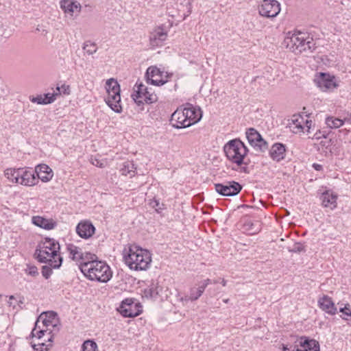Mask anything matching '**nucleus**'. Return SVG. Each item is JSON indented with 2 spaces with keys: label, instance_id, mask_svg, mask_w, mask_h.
<instances>
[{
  "label": "nucleus",
  "instance_id": "obj_1",
  "mask_svg": "<svg viewBox=\"0 0 351 351\" xmlns=\"http://www.w3.org/2000/svg\"><path fill=\"white\" fill-rule=\"evenodd\" d=\"M283 45L295 55L312 53L317 48L315 40L306 32H289L285 36Z\"/></svg>",
  "mask_w": 351,
  "mask_h": 351
},
{
  "label": "nucleus",
  "instance_id": "obj_2",
  "mask_svg": "<svg viewBox=\"0 0 351 351\" xmlns=\"http://www.w3.org/2000/svg\"><path fill=\"white\" fill-rule=\"evenodd\" d=\"M60 250V245L56 240L47 237L38 246L34 256L40 263H49L53 268L58 269L63 261Z\"/></svg>",
  "mask_w": 351,
  "mask_h": 351
},
{
  "label": "nucleus",
  "instance_id": "obj_3",
  "mask_svg": "<svg viewBox=\"0 0 351 351\" xmlns=\"http://www.w3.org/2000/svg\"><path fill=\"white\" fill-rule=\"evenodd\" d=\"M123 257L125 264L131 269L146 270L152 261L149 251L137 245H130L123 250Z\"/></svg>",
  "mask_w": 351,
  "mask_h": 351
},
{
  "label": "nucleus",
  "instance_id": "obj_4",
  "mask_svg": "<svg viewBox=\"0 0 351 351\" xmlns=\"http://www.w3.org/2000/svg\"><path fill=\"white\" fill-rule=\"evenodd\" d=\"M223 151L227 158L232 165V169L239 171H245L247 162L245 159L247 149L239 139L229 141L223 146Z\"/></svg>",
  "mask_w": 351,
  "mask_h": 351
},
{
  "label": "nucleus",
  "instance_id": "obj_5",
  "mask_svg": "<svg viewBox=\"0 0 351 351\" xmlns=\"http://www.w3.org/2000/svg\"><path fill=\"white\" fill-rule=\"evenodd\" d=\"M82 272L88 279L101 282H107L112 275L110 267L99 261L84 264Z\"/></svg>",
  "mask_w": 351,
  "mask_h": 351
},
{
  "label": "nucleus",
  "instance_id": "obj_6",
  "mask_svg": "<svg viewBox=\"0 0 351 351\" xmlns=\"http://www.w3.org/2000/svg\"><path fill=\"white\" fill-rule=\"evenodd\" d=\"M106 89L108 93V97L105 99L106 103L113 111L121 113L122 107L119 83L114 78H110L106 82Z\"/></svg>",
  "mask_w": 351,
  "mask_h": 351
},
{
  "label": "nucleus",
  "instance_id": "obj_7",
  "mask_svg": "<svg viewBox=\"0 0 351 351\" xmlns=\"http://www.w3.org/2000/svg\"><path fill=\"white\" fill-rule=\"evenodd\" d=\"M36 322H41L43 327L50 328L49 337L47 341L53 342L54 336L59 332L61 327L58 314L54 311L44 312L38 317Z\"/></svg>",
  "mask_w": 351,
  "mask_h": 351
},
{
  "label": "nucleus",
  "instance_id": "obj_8",
  "mask_svg": "<svg viewBox=\"0 0 351 351\" xmlns=\"http://www.w3.org/2000/svg\"><path fill=\"white\" fill-rule=\"evenodd\" d=\"M132 97L135 103L138 106L144 103L153 104L158 101V96L152 91V88H148L142 82L139 84L136 82Z\"/></svg>",
  "mask_w": 351,
  "mask_h": 351
},
{
  "label": "nucleus",
  "instance_id": "obj_9",
  "mask_svg": "<svg viewBox=\"0 0 351 351\" xmlns=\"http://www.w3.org/2000/svg\"><path fill=\"white\" fill-rule=\"evenodd\" d=\"M312 121L308 119V116L302 114H293L289 123V128L293 133H310L312 127Z\"/></svg>",
  "mask_w": 351,
  "mask_h": 351
},
{
  "label": "nucleus",
  "instance_id": "obj_10",
  "mask_svg": "<svg viewBox=\"0 0 351 351\" xmlns=\"http://www.w3.org/2000/svg\"><path fill=\"white\" fill-rule=\"evenodd\" d=\"M242 185L235 181H226L215 184V191L223 196H234L242 190Z\"/></svg>",
  "mask_w": 351,
  "mask_h": 351
},
{
  "label": "nucleus",
  "instance_id": "obj_11",
  "mask_svg": "<svg viewBox=\"0 0 351 351\" xmlns=\"http://www.w3.org/2000/svg\"><path fill=\"white\" fill-rule=\"evenodd\" d=\"M141 307L132 298H126L122 301L118 311L125 317H134L141 314Z\"/></svg>",
  "mask_w": 351,
  "mask_h": 351
},
{
  "label": "nucleus",
  "instance_id": "obj_12",
  "mask_svg": "<svg viewBox=\"0 0 351 351\" xmlns=\"http://www.w3.org/2000/svg\"><path fill=\"white\" fill-rule=\"evenodd\" d=\"M171 123L175 128H185L191 125V122L187 121L184 109L178 108L171 115Z\"/></svg>",
  "mask_w": 351,
  "mask_h": 351
},
{
  "label": "nucleus",
  "instance_id": "obj_13",
  "mask_svg": "<svg viewBox=\"0 0 351 351\" xmlns=\"http://www.w3.org/2000/svg\"><path fill=\"white\" fill-rule=\"evenodd\" d=\"M162 71L156 66H149L146 71L145 78L147 84L155 86H161L167 82L162 80Z\"/></svg>",
  "mask_w": 351,
  "mask_h": 351
},
{
  "label": "nucleus",
  "instance_id": "obj_14",
  "mask_svg": "<svg viewBox=\"0 0 351 351\" xmlns=\"http://www.w3.org/2000/svg\"><path fill=\"white\" fill-rule=\"evenodd\" d=\"M315 82L322 91H327L337 87L334 77L324 73H320L315 79Z\"/></svg>",
  "mask_w": 351,
  "mask_h": 351
},
{
  "label": "nucleus",
  "instance_id": "obj_15",
  "mask_svg": "<svg viewBox=\"0 0 351 351\" xmlns=\"http://www.w3.org/2000/svg\"><path fill=\"white\" fill-rule=\"evenodd\" d=\"M317 305L322 311L328 315H335L337 313V308L332 298L327 295H323L319 298Z\"/></svg>",
  "mask_w": 351,
  "mask_h": 351
},
{
  "label": "nucleus",
  "instance_id": "obj_16",
  "mask_svg": "<svg viewBox=\"0 0 351 351\" xmlns=\"http://www.w3.org/2000/svg\"><path fill=\"white\" fill-rule=\"evenodd\" d=\"M184 109L187 121L191 122V125L197 123L202 119V112L199 107L194 106L193 104L187 103Z\"/></svg>",
  "mask_w": 351,
  "mask_h": 351
},
{
  "label": "nucleus",
  "instance_id": "obj_17",
  "mask_svg": "<svg viewBox=\"0 0 351 351\" xmlns=\"http://www.w3.org/2000/svg\"><path fill=\"white\" fill-rule=\"evenodd\" d=\"M95 232V228L93 223L87 220L81 221L76 226L77 234L83 239L91 237Z\"/></svg>",
  "mask_w": 351,
  "mask_h": 351
},
{
  "label": "nucleus",
  "instance_id": "obj_18",
  "mask_svg": "<svg viewBox=\"0 0 351 351\" xmlns=\"http://www.w3.org/2000/svg\"><path fill=\"white\" fill-rule=\"evenodd\" d=\"M167 38V32L162 26L156 27L151 33L149 42L152 46L158 47L162 45V43Z\"/></svg>",
  "mask_w": 351,
  "mask_h": 351
},
{
  "label": "nucleus",
  "instance_id": "obj_19",
  "mask_svg": "<svg viewBox=\"0 0 351 351\" xmlns=\"http://www.w3.org/2000/svg\"><path fill=\"white\" fill-rule=\"evenodd\" d=\"M38 182L35 172L29 168H21L19 184L26 186H32Z\"/></svg>",
  "mask_w": 351,
  "mask_h": 351
},
{
  "label": "nucleus",
  "instance_id": "obj_20",
  "mask_svg": "<svg viewBox=\"0 0 351 351\" xmlns=\"http://www.w3.org/2000/svg\"><path fill=\"white\" fill-rule=\"evenodd\" d=\"M322 206L324 208L335 209L337 206V195L331 190H326L322 192L320 196Z\"/></svg>",
  "mask_w": 351,
  "mask_h": 351
},
{
  "label": "nucleus",
  "instance_id": "obj_21",
  "mask_svg": "<svg viewBox=\"0 0 351 351\" xmlns=\"http://www.w3.org/2000/svg\"><path fill=\"white\" fill-rule=\"evenodd\" d=\"M245 134L249 143L257 150L261 151V143L263 141L261 134L253 128L247 129Z\"/></svg>",
  "mask_w": 351,
  "mask_h": 351
},
{
  "label": "nucleus",
  "instance_id": "obj_22",
  "mask_svg": "<svg viewBox=\"0 0 351 351\" xmlns=\"http://www.w3.org/2000/svg\"><path fill=\"white\" fill-rule=\"evenodd\" d=\"M34 171L38 180L40 179L44 182L49 181L53 177L52 169L45 164L38 165Z\"/></svg>",
  "mask_w": 351,
  "mask_h": 351
},
{
  "label": "nucleus",
  "instance_id": "obj_23",
  "mask_svg": "<svg viewBox=\"0 0 351 351\" xmlns=\"http://www.w3.org/2000/svg\"><path fill=\"white\" fill-rule=\"evenodd\" d=\"M300 348H294L292 351H319V344L315 339H309L306 337H301L299 341Z\"/></svg>",
  "mask_w": 351,
  "mask_h": 351
},
{
  "label": "nucleus",
  "instance_id": "obj_24",
  "mask_svg": "<svg viewBox=\"0 0 351 351\" xmlns=\"http://www.w3.org/2000/svg\"><path fill=\"white\" fill-rule=\"evenodd\" d=\"M269 156L274 161H281L286 156L285 145L280 143H274L269 149Z\"/></svg>",
  "mask_w": 351,
  "mask_h": 351
},
{
  "label": "nucleus",
  "instance_id": "obj_25",
  "mask_svg": "<svg viewBox=\"0 0 351 351\" xmlns=\"http://www.w3.org/2000/svg\"><path fill=\"white\" fill-rule=\"evenodd\" d=\"M60 3V8L66 14H69L70 16H73L75 12H80L81 5L76 1L61 0Z\"/></svg>",
  "mask_w": 351,
  "mask_h": 351
},
{
  "label": "nucleus",
  "instance_id": "obj_26",
  "mask_svg": "<svg viewBox=\"0 0 351 351\" xmlns=\"http://www.w3.org/2000/svg\"><path fill=\"white\" fill-rule=\"evenodd\" d=\"M280 11V3L276 0H265V17L272 18Z\"/></svg>",
  "mask_w": 351,
  "mask_h": 351
},
{
  "label": "nucleus",
  "instance_id": "obj_27",
  "mask_svg": "<svg viewBox=\"0 0 351 351\" xmlns=\"http://www.w3.org/2000/svg\"><path fill=\"white\" fill-rule=\"evenodd\" d=\"M32 222L36 226L45 230H52L57 225L56 222L52 219H46L40 216L33 217Z\"/></svg>",
  "mask_w": 351,
  "mask_h": 351
},
{
  "label": "nucleus",
  "instance_id": "obj_28",
  "mask_svg": "<svg viewBox=\"0 0 351 351\" xmlns=\"http://www.w3.org/2000/svg\"><path fill=\"white\" fill-rule=\"evenodd\" d=\"M204 290L203 287H201L199 285L197 287H193L190 289L189 294L182 297L180 300L183 302H188L189 301L197 300L204 293Z\"/></svg>",
  "mask_w": 351,
  "mask_h": 351
},
{
  "label": "nucleus",
  "instance_id": "obj_29",
  "mask_svg": "<svg viewBox=\"0 0 351 351\" xmlns=\"http://www.w3.org/2000/svg\"><path fill=\"white\" fill-rule=\"evenodd\" d=\"M261 226L262 224L260 221L247 220L243 224V230L248 234H255L261 231Z\"/></svg>",
  "mask_w": 351,
  "mask_h": 351
},
{
  "label": "nucleus",
  "instance_id": "obj_30",
  "mask_svg": "<svg viewBox=\"0 0 351 351\" xmlns=\"http://www.w3.org/2000/svg\"><path fill=\"white\" fill-rule=\"evenodd\" d=\"M66 250L69 253V257L72 260L79 263L80 259L82 258V257L83 252L80 247L75 245L73 243H69L66 245Z\"/></svg>",
  "mask_w": 351,
  "mask_h": 351
},
{
  "label": "nucleus",
  "instance_id": "obj_31",
  "mask_svg": "<svg viewBox=\"0 0 351 351\" xmlns=\"http://www.w3.org/2000/svg\"><path fill=\"white\" fill-rule=\"evenodd\" d=\"M21 168H8L5 171V177L12 183L19 184Z\"/></svg>",
  "mask_w": 351,
  "mask_h": 351
},
{
  "label": "nucleus",
  "instance_id": "obj_32",
  "mask_svg": "<svg viewBox=\"0 0 351 351\" xmlns=\"http://www.w3.org/2000/svg\"><path fill=\"white\" fill-rule=\"evenodd\" d=\"M50 328H47L45 327L40 326V324L36 322L35 323V326L32 330L31 335L32 337H36L38 339H40L45 335L49 336V332H50ZM49 337H48L49 338Z\"/></svg>",
  "mask_w": 351,
  "mask_h": 351
},
{
  "label": "nucleus",
  "instance_id": "obj_33",
  "mask_svg": "<svg viewBox=\"0 0 351 351\" xmlns=\"http://www.w3.org/2000/svg\"><path fill=\"white\" fill-rule=\"evenodd\" d=\"M158 282H152L150 285L145 289L144 294L146 298H156L159 293Z\"/></svg>",
  "mask_w": 351,
  "mask_h": 351
},
{
  "label": "nucleus",
  "instance_id": "obj_34",
  "mask_svg": "<svg viewBox=\"0 0 351 351\" xmlns=\"http://www.w3.org/2000/svg\"><path fill=\"white\" fill-rule=\"evenodd\" d=\"M82 258L80 259L79 262V267L82 271V265L85 263H88L91 262H96L97 256L95 254H91L90 252H83L82 253Z\"/></svg>",
  "mask_w": 351,
  "mask_h": 351
},
{
  "label": "nucleus",
  "instance_id": "obj_35",
  "mask_svg": "<svg viewBox=\"0 0 351 351\" xmlns=\"http://www.w3.org/2000/svg\"><path fill=\"white\" fill-rule=\"evenodd\" d=\"M81 351H98V347L93 340H86L82 343Z\"/></svg>",
  "mask_w": 351,
  "mask_h": 351
},
{
  "label": "nucleus",
  "instance_id": "obj_36",
  "mask_svg": "<svg viewBox=\"0 0 351 351\" xmlns=\"http://www.w3.org/2000/svg\"><path fill=\"white\" fill-rule=\"evenodd\" d=\"M326 123L330 128H339L343 124L342 119L334 117H328L326 119Z\"/></svg>",
  "mask_w": 351,
  "mask_h": 351
},
{
  "label": "nucleus",
  "instance_id": "obj_37",
  "mask_svg": "<svg viewBox=\"0 0 351 351\" xmlns=\"http://www.w3.org/2000/svg\"><path fill=\"white\" fill-rule=\"evenodd\" d=\"M136 167L131 161H126L123 164V167L121 169L122 175L127 176L131 172H134Z\"/></svg>",
  "mask_w": 351,
  "mask_h": 351
},
{
  "label": "nucleus",
  "instance_id": "obj_38",
  "mask_svg": "<svg viewBox=\"0 0 351 351\" xmlns=\"http://www.w3.org/2000/svg\"><path fill=\"white\" fill-rule=\"evenodd\" d=\"M83 49L88 55H93L97 51V47L95 43L90 41H86L84 44Z\"/></svg>",
  "mask_w": 351,
  "mask_h": 351
},
{
  "label": "nucleus",
  "instance_id": "obj_39",
  "mask_svg": "<svg viewBox=\"0 0 351 351\" xmlns=\"http://www.w3.org/2000/svg\"><path fill=\"white\" fill-rule=\"evenodd\" d=\"M339 311L343 313L342 319L345 320H351V309L350 304H347L344 307L340 308Z\"/></svg>",
  "mask_w": 351,
  "mask_h": 351
},
{
  "label": "nucleus",
  "instance_id": "obj_40",
  "mask_svg": "<svg viewBox=\"0 0 351 351\" xmlns=\"http://www.w3.org/2000/svg\"><path fill=\"white\" fill-rule=\"evenodd\" d=\"M47 265L42 267L41 273L45 279H48L52 274V269H54L53 267L51 266L49 263Z\"/></svg>",
  "mask_w": 351,
  "mask_h": 351
},
{
  "label": "nucleus",
  "instance_id": "obj_41",
  "mask_svg": "<svg viewBox=\"0 0 351 351\" xmlns=\"http://www.w3.org/2000/svg\"><path fill=\"white\" fill-rule=\"evenodd\" d=\"M47 345L45 342L38 343L37 344L32 345V348L35 351H48L49 350V346H51V343Z\"/></svg>",
  "mask_w": 351,
  "mask_h": 351
},
{
  "label": "nucleus",
  "instance_id": "obj_42",
  "mask_svg": "<svg viewBox=\"0 0 351 351\" xmlns=\"http://www.w3.org/2000/svg\"><path fill=\"white\" fill-rule=\"evenodd\" d=\"M25 271L27 274L33 277H36L39 274L38 268L34 265H27Z\"/></svg>",
  "mask_w": 351,
  "mask_h": 351
},
{
  "label": "nucleus",
  "instance_id": "obj_43",
  "mask_svg": "<svg viewBox=\"0 0 351 351\" xmlns=\"http://www.w3.org/2000/svg\"><path fill=\"white\" fill-rule=\"evenodd\" d=\"M57 92L56 93H58V95L63 93L64 95H69L70 94V86L69 85L62 84L60 87L57 86L56 87Z\"/></svg>",
  "mask_w": 351,
  "mask_h": 351
},
{
  "label": "nucleus",
  "instance_id": "obj_44",
  "mask_svg": "<svg viewBox=\"0 0 351 351\" xmlns=\"http://www.w3.org/2000/svg\"><path fill=\"white\" fill-rule=\"evenodd\" d=\"M43 96L44 99H45V101H47V104H49L53 103L56 100V97L58 96V93H49L44 94Z\"/></svg>",
  "mask_w": 351,
  "mask_h": 351
},
{
  "label": "nucleus",
  "instance_id": "obj_45",
  "mask_svg": "<svg viewBox=\"0 0 351 351\" xmlns=\"http://www.w3.org/2000/svg\"><path fill=\"white\" fill-rule=\"evenodd\" d=\"M43 95H38L36 97H34L31 101L34 103H37L38 104H47V101H45Z\"/></svg>",
  "mask_w": 351,
  "mask_h": 351
},
{
  "label": "nucleus",
  "instance_id": "obj_46",
  "mask_svg": "<svg viewBox=\"0 0 351 351\" xmlns=\"http://www.w3.org/2000/svg\"><path fill=\"white\" fill-rule=\"evenodd\" d=\"M90 162L93 165H95L96 167H98L100 168H103L104 167V162L100 161L99 159H97L96 158H92Z\"/></svg>",
  "mask_w": 351,
  "mask_h": 351
},
{
  "label": "nucleus",
  "instance_id": "obj_47",
  "mask_svg": "<svg viewBox=\"0 0 351 351\" xmlns=\"http://www.w3.org/2000/svg\"><path fill=\"white\" fill-rule=\"evenodd\" d=\"M213 283V280H211L209 278H207L202 282H200L199 283V285L201 287H203V289L205 291V289L206 288V287Z\"/></svg>",
  "mask_w": 351,
  "mask_h": 351
},
{
  "label": "nucleus",
  "instance_id": "obj_48",
  "mask_svg": "<svg viewBox=\"0 0 351 351\" xmlns=\"http://www.w3.org/2000/svg\"><path fill=\"white\" fill-rule=\"evenodd\" d=\"M313 167L317 171H321V170H322V168H323L322 165H321L319 164H317V163H314L313 165Z\"/></svg>",
  "mask_w": 351,
  "mask_h": 351
},
{
  "label": "nucleus",
  "instance_id": "obj_49",
  "mask_svg": "<svg viewBox=\"0 0 351 351\" xmlns=\"http://www.w3.org/2000/svg\"><path fill=\"white\" fill-rule=\"evenodd\" d=\"M263 5H261L260 7H259V14L261 16H263Z\"/></svg>",
  "mask_w": 351,
  "mask_h": 351
},
{
  "label": "nucleus",
  "instance_id": "obj_50",
  "mask_svg": "<svg viewBox=\"0 0 351 351\" xmlns=\"http://www.w3.org/2000/svg\"><path fill=\"white\" fill-rule=\"evenodd\" d=\"M290 348H288L287 346H285V345H282V351H287V350H289Z\"/></svg>",
  "mask_w": 351,
  "mask_h": 351
},
{
  "label": "nucleus",
  "instance_id": "obj_51",
  "mask_svg": "<svg viewBox=\"0 0 351 351\" xmlns=\"http://www.w3.org/2000/svg\"><path fill=\"white\" fill-rule=\"evenodd\" d=\"M154 202H155V204L154 205V207H158V209H161V208L159 207V202L156 200Z\"/></svg>",
  "mask_w": 351,
  "mask_h": 351
},
{
  "label": "nucleus",
  "instance_id": "obj_52",
  "mask_svg": "<svg viewBox=\"0 0 351 351\" xmlns=\"http://www.w3.org/2000/svg\"><path fill=\"white\" fill-rule=\"evenodd\" d=\"M221 285L223 286H226V283H227V281L225 280V279H222L221 282Z\"/></svg>",
  "mask_w": 351,
  "mask_h": 351
},
{
  "label": "nucleus",
  "instance_id": "obj_53",
  "mask_svg": "<svg viewBox=\"0 0 351 351\" xmlns=\"http://www.w3.org/2000/svg\"><path fill=\"white\" fill-rule=\"evenodd\" d=\"M218 282H219V281H218V280H213V284H216V283H218Z\"/></svg>",
  "mask_w": 351,
  "mask_h": 351
},
{
  "label": "nucleus",
  "instance_id": "obj_54",
  "mask_svg": "<svg viewBox=\"0 0 351 351\" xmlns=\"http://www.w3.org/2000/svg\"><path fill=\"white\" fill-rule=\"evenodd\" d=\"M228 301H229V299L223 300V302H224L225 303H228Z\"/></svg>",
  "mask_w": 351,
  "mask_h": 351
},
{
  "label": "nucleus",
  "instance_id": "obj_55",
  "mask_svg": "<svg viewBox=\"0 0 351 351\" xmlns=\"http://www.w3.org/2000/svg\"><path fill=\"white\" fill-rule=\"evenodd\" d=\"M13 299H14V295H11V296L10 297V300H13Z\"/></svg>",
  "mask_w": 351,
  "mask_h": 351
},
{
  "label": "nucleus",
  "instance_id": "obj_56",
  "mask_svg": "<svg viewBox=\"0 0 351 351\" xmlns=\"http://www.w3.org/2000/svg\"><path fill=\"white\" fill-rule=\"evenodd\" d=\"M264 144H265V145H266L267 144V142H266L265 141V142H264Z\"/></svg>",
  "mask_w": 351,
  "mask_h": 351
}]
</instances>
